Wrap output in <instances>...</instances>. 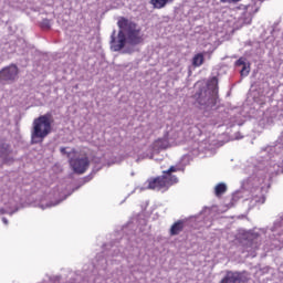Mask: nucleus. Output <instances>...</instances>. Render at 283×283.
I'll list each match as a JSON object with an SVG mask.
<instances>
[{"instance_id":"nucleus-6","label":"nucleus","mask_w":283,"mask_h":283,"mask_svg":"<svg viewBox=\"0 0 283 283\" xmlns=\"http://www.w3.org/2000/svg\"><path fill=\"white\" fill-rule=\"evenodd\" d=\"M17 76H19V67L12 64L0 71V83H13L17 81Z\"/></svg>"},{"instance_id":"nucleus-1","label":"nucleus","mask_w":283,"mask_h":283,"mask_svg":"<svg viewBox=\"0 0 283 283\" xmlns=\"http://www.w3.org/2000/svg\"><path fill=\"white\" fill-rule=\"evenodd\" d=\"M177 171H185V168L170 166L168 170L163 171V175L148 179V189L153 191H169L170 187L179 182L176 175H172Z\"/></svg>"},{"instance_id":"nucleus-17","label":"nucleus","mask_w":283,"mask_h":283,"mask_svg":"<svg viewBox=\"0 0 283 283\" xmlns=\"http://www.w3.org/2000/svg\"><path fill=\"white\" fill-rule=\"evenodd\" d=\"M235 65H243V67H244V65H247V63H244V59H239L237 62H235Z\"/></svg>"},{"instance_id":"nucleus-10","label":"nucleus","mask_w":283,"mask_h":283,"mask_svg":"<svg viewBox=\"0 0 283 283\" xmlns=\"http://www.w3.org/2000/svg\"><path fill=\"white\" fill-rule=\"evenodd\" d=\"M168 3H174V0H150V6H153L155 10H163Z\"/></svg>"},{"instance_id":"nucleus-5","label":"nucleus","mask_w":283,"mask_h":283,"mask_svg":"<svg viewBox=\"0 0 283 283\" xmlns=\"http://www.w3.org/2000/svg\"><path fill=\"white\" fill-rule=\"evenodd\" d=\"M69 163L74 174L83 175L90 169V158L87 156L70 159Z\"/></svg>"},{"instance_id":"nucleus-3","label":"nucleus","mask_w":283,"mask_h":283,"mask_svg":"<svg viewBox=\"0 0 283 283\" xmlns=\"http://www.w3.org/2000/svg\"><path fill=\"white\" fill-rule=\"evenodd\" d=\"M195 98L201 107H214L218 99V77L213 76L207 83V87L200 88Z\"/></svg>"},{"instance_id":"nucleus-7","label":"nucleus","mask_w":283,"mask_h":283,"mask_svg":"<svg viewBox=\"0 0 283 283\" xmlns=\"http://www.w3.org/2000/svg\"><path fill=\"white\" fill-rule=\"evenodd\" d=\"M127 43V38L125 36V32L122 29L118 31L117 40H116V31H113L111 35V49L113 52H120L125 44Z\"/></svg>"},{"instance_id":"nucleus-8","label":"nucleus","mask_w":283,"mask_h":283,"mask_svg":"<svg viewBox=\"0 0 283 283\" xmlns=\"http://www.w3.org/2000/svg\"><path fill=\"white\" fill-rule=\"evenodd\" d=\"M219 283H249V279L242 272L228 271Z\"/></svg>"},{"instance_id":"nucleus-4","label":"nucleus","mask_w":283,"mask_h":283,"mask_svg":"<svg viewBox=\"0 0 283 283\" xmlns=\"http://www.w3.org/2000/svg\"><path fill=\"white\" fill-rule=\"evenodd\" d=\"M117 25L119 30L126 33L128 43H130V45H138L143 43V30L140 27H138V24L132 20H128L127 18H120L117 21Z\"/></svg>"},{"instance_id":"nucleus-11","label":"nucleus","mask_w":283,"mask_h":283,"mask_svg":"<svg viewBox=\"0 0 283 283\" xmlns=\"http://www.w3.org/2000/svg\"><path fill=\"white\" fill-rule=\"evenodd\" d=\"M12 154V150L10 149V145L6 143L0 144V158H7V156H10Z\"/></svg>"},{"instance_id":"nucleus-18","label":"nucleus","mask_w":283,"mask_h":283,"mask_svg":"<svg viewBox=\"0 0 283 283\" xmlns=\"http://www.w3.org/2000/svg\"><path fill=\"white\" fill-rule=\"evenodd\" d=\"M161 144H163V139H157V140L154 143V146H155V147H160Z\"/></svg>"},{"instance_id":"nucleus-14","label":"nucleus","mask_w":283,"mask_h":283,"mask_svg":"<svg viewBox=\"0 0 283 283\" xmlns=\"http://www.w3.org/2000/svg\"><path fill=\"white\" fill-rule=\"evenodd\" d=\"M241 76H249V70L247 69V65H244L241 70Z\"/></svg>"},{"instance_id":"nucleus-9","label":"nucleus","mask_w":283,"mask_h":283,"mask_svg":"<svg viewBox=\"0 0 283 283\" xmlns=\"http://www.w3.org/2000/svg\"><path fill=\"white\" fill-rule=\"evenodd\" d=\"M185 230V221L178 220L170 228V235H180Z\"/></svg>"},{"instance_id":"nucleus-16","label":"nucleus","mask_w":283,"mask_h":283,"mask_svg":"<svg viewBox=\"0 0 283 283\" xmlns=\"http://www.w3.org/2000/svg\"><path fill=\"white\" fill-rule=\"evenodd\" d=\"M221 3H238L240 0H220Z\"/></svg>"},{"instance_id":"nucleus-13","label":"nucleus","mask_w":283,"mask_h":283,"mask_svg":"<svg viewBox=\"0 0 283 283\" xmlns=\"http://www.w3.org/2000/svg\"><path fill=\"white\" fill-rule=\"evenodd\" d=\"M227 193V184L221 182L218 184L214 188V195L217 196V198H220V196Z\"/></svg>"},{"instance_id":"nucleus-2","label":"nucleus","mask_w":283,"mask_h":283,"mask_svg":"<svg viewBox=\"0 0 283 283\" xmlns=\"http://www.w3.org/2000/svg\"><path fill=\"white\" fill-rule=\"evenodd\" d=\"M52 113L41 115L33 120V128L31 132L32 145L43 143V140H45V138L52 134Z\"/></svg>"},{"instance_id":"nucleus-12","label":"nucleus","mask_w":283,"mask_h":283,"mask_svg":"<svg viewBox=\"0 0 283 283\" xmlns=\"http://www.w3.org/2000/svg\"><path fill=\"white\" fill-rule=\"evenodd\" d=\"M205 63V55L202 53H198L192 57V66L200 67Z\"/></svg>"},{"instance_id":"nucleus-15","label":"nucleus","mask_w":283,"mask_h":283,"mask_svg":"<svg viewBox=\"0 0 283 283\" xmlns=\"http://www.w3.org/2000/svg\"><path fill=\"white\" fill-rule=\"evenodd\" d=\"M60 151H61V154H63V156H67V158H70V153H67L65 147H61Z\"/></svg>"}]
</instances>
